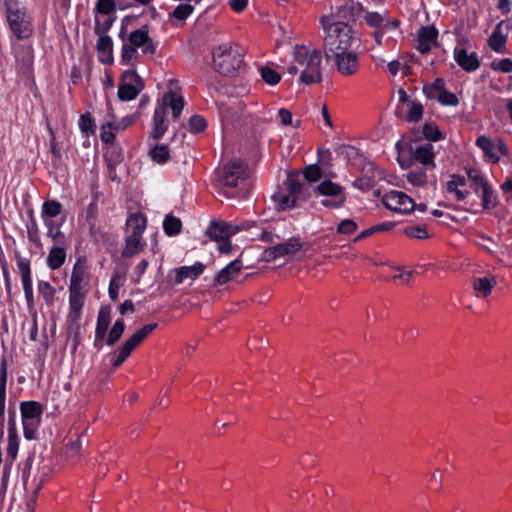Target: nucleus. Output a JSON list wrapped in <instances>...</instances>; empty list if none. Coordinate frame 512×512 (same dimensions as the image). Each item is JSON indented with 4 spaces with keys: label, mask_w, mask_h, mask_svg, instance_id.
<instances>
[{
    "label": "nucleus",
    "mask_w": 512,
    "mask_h": 512,
    "mask_svg": "<svg viewBox=\"0 0 512 512\" xmlns=\"http://www.w3.org/2000/svg\"><path fill=\"white\" fill-rule=\"evenodd\" d=\"M66 260V250L61 246H53L46 259L47 266L51 270L59 269Z\"/></svg>",
    "instance_id": "34"
},
{
    "label": "nucleus",
    "mask_w": 512,
    "mask_h": 512,
    "mask_svg": "<svg viewBox=\"0 0 512 512\" xmlns=\"http://www.w3.org/2000/svg\"><path fill=\"white\" fill-rule=\"evenodd\" d=\"M337 72L344 77L355 75L360 69L359 55L352 50L331 54Z\"/></svg>",
    "instance_id": "11"
},
{
    "label": "nucleus",
    "mask_w": 512,
    "mask_h": 512,
    "mask_svg": "<svg viewBox=\"0 0 512 512\" xmlns=\"http://www.w3.org/2000/svg\"><path fill=\"white\" fill-rule=\"evenodd\" d=\"M424 107L418 101L410 102V109L407 115L404 117V120L409 123H417L423 117Z\"/></svg>",
    "instance_id": "58"
},
{
    "label": "nucleus",
    "mask_w": 512,
    "mask_h": 512,
    "mask_svg": "<svg viewBox=\"0 0 512 512\" xmlns=\"http://www.w3.org/2000/svg\"><path fill=\"white\" fill-rule=\"evenodd\" d=\"M411 154L413 160L422 164L423 167L430 169H434L436 167L434 147L431 143H425L415 147Z\"/></svg>",
    "instance_id": "22"
},
{
    "label": "nucleus",
    "mask_w": 512,
    "mask_h": 512,
    "mask_svg": "<svg viewBox=\"0 0 512 512\" xmlns=\"http://www.w3.org/2000/svg\"><path fill=\"white\" fill-rule=\"evenodd\" d=\"M84 305L83 290H69V318L77 320Z\"/></svg>",
    "instance_id": "29"
},
{
    "label": "nucleus",
    "mask_w": 512,
    "mask_h": 512,
    "mask_svg": "<svg viewBox=\"0 0 512 512\" xmlns=\"http://www.w3.org/2000/svg\"><path fill=\"white\" fill-rule=\"evenodd\" d=\"M243 268L242 261L237 258L222 268L215 276L214 285H224L234 278Z\"/></svg>",
    "instance_id": "26"
},
{
    "label": "nucleus",
    "mask_w": 512,
    "mask_h": 512,
    "mask_svg": "<svg viewBox=\"0 0 512 512\" xmlns=\"http://www.w3.org/2000/svg\"><path fill=\"white\" fill-rule=\"evenodd\" d=\"M427 169L426 167L412 168L406 175L407 181L413 186H424L427 183Z\"/></svg>",
    "instance_id": "42"
},
{
    "label": "nucleus",
    "mask_w": 512,
    "mask_h": 512,
    "mask_svg": "<svg viewBox=\"0 0 512 512\" xmlns=\"http://www.w3.org/2000/svg\"><path fill=\"white\" fill-rule=\"evenodd\" d=\"M422 134L428 141L437 142L445 139V134L434 123H425L422 127Z\"/></svg>",
    "instance_id": "47"
},
{
    "label": "nucleus",
    "mask_w": 512,
    "mask_h": 512,
    "mask_svg": "<svg viewBox=\"0 0 512 512\" xmlns=\"http://www.w3.org/2000/svg\"><path fill=\"white\" fill-rule=\"evenodd\" d=\"M16 265L19 270L23 290L32 289V270L30 260L22 257L19 252L15 253Z\"/></svg>",
    "instance_id": "28"
},
{
    "label": "nucleus",
    "mask_w": 512,
    "mask_h": 512,
    "mask_svg": "<svg viewBox=\"0 0 512 512\" xmlns=\"http://www.w3.org/2000/svg\"><path fill=\"white\" fill-rule=\"evenodd\" d=\"M465 171L471 189L481 199L483 209L495 208L499 203L498 195L487 177L476 167H466Z\"/></svg>",
    "instance_id": "6"
},
{
    "label": "nucleus",
    "mask_w": 512,
    "mask_h": 512,
    "mask_svg": "<svg viewBox=\"0 0 512 512\" xmlns=\"http://www.w3.org/2000/svg\"><path fill=\"white\" fill-rule=\"evenodd\" d=\"M44 224L47 227V237L51 238V240L57 245H64L66 242L65 234L60 230L62 222L56 224V222L52 219H45Z\"/></svg>",
    "instance_id": "36"
},
{
    "label": "nucleus",
    "mask_w": 512,
    "mask_h": 512,
    "mask_svg": "<svg viewBox=\"0 0 512 512\" xmlns=\"http://www.w3.org/2000/svg\"><path fill=\"white\" fill-rule=\"evenodd\" d=\"M147 225L146 217L140 213H132L126 220V236L142 237Z\"/></svg>",
    "instance_id": "25"
},
{
    "label": "nucleus",
    "mask_w": 512,
    "mask_h": 512,
    "mask_svg": "<svg viewBox=\"0 0 512 512\" xmlns=\"http://www.w3.org/2000/svg\"><path fill=\"white\" fill-rule=\"evenodd\" d=\"M111 322V312L108 306L102 307L99 310L96 328H95V338L93 342V346L98 350L102 349V342L106 338L107 331Z\"/></svg>",
    "instance_id": "20"
},
{
    "label": "nucleus",
    "mask_w": 512,
    "mask_h": 512,
    "mask_svg": "<svg viewBox=\"0 0 512 512\" xmlns=\"http://www.w3.org/2000/svg\"><path fill=\"white\" fill-rule=\"evenodd\" d=\"M453 57L465 72L472 73L480 68L481 62L476 52L468 53L465 48L455 47Z\"/></svg>",
    "instance_id": "17"
},
{
    "label": "nucleus",
    "mask_w": 512,
    "mask_h": 512,
    "mask_svg": "<svg viewBox=\"0 0 512 512\" xmlns=\"http://www.w3.org/2000/svg\"><path fill=\"white\" fill-rule=\"evenodd\" d=\"M126 272L115 271L110 279L108 295L112 301H116L118 299L119 289L125 283Z\"/></svg>",
    "instance_id": "38"
},
{
    "label": "nucleus",
    "mask_w": 512,
    "mask_h": 512,
    "mask_svg": "<svg viewBox=\"0 0 512 512\" xmlns=\"http://www.w3.org/2000/svg\"><path fill=\"white\" fill-rule=\"evenodd\" d=\"M382 203L387 209L400 214H409L415 207V202L411 197L397 190L385 193L382 197Z\"/></svg>",
    "instance_id": "12"
},
{
    "label": "nucleus",
    "mask_w": 512,
    "mask_h": 512,
    "mask_svg": "<svg viewBox=\"0 0 512 512\" xmlns=\"http://www.w3.org/2000/svg\"><path fill=\"white\" fill-rule=\"evenodd\" d=\"M96 50L100 63L105 65L113 64V40L110 36L100 35L96 43Z\"/></svg>",
    "instance_id": "24"
},
{
    "label": "nucleus",
    "mask_w": 512,
    "mask_h": 512,
    "mask_svg": "<svg viewBox=\"0 0 512 512\" xmlns=\"http://www.w3.org/2000/svg\"><path fill=\"white\" fill-rule=\"evenodd\" d=\"M475 144L478 148H480L485 156L492 162L498 163L500 160V156L494 152L495 150V141L491 138L481 135L476 138Z\"/></svg>",
    "instance_id": "33"
},
{
    "label": "nucleus",
    "mask_w": 512,
    "mask_h": 512,
    "mask_svg": "<svg viewBox=\"0 0 512 512\" xmlns=\"http://www.w3.org/2000/svg\"><path fill=\"white\" fill-rule=\"evenodd\" d=\"M7 387V359L3 354L0 358V444L4 438L5 402Z\"/></svg>",
    "instance_id": "19"
},
{
    "label": "nucleus",
    "mask_w": 512,
    "mask_h": 512,
    "mask_svg": "<svg viewBox=\"0 0 512 512\" xmlns=\"http://www.w3.org/2000/svg\"><path fill=\"white\" fill-rule=\"evenodd\" d=\"M140 344L141 343L132 335L123 343V345L117 351H115V354L123 362H125V360L130 356L132 351Z\"/></svg>",
    "instance_id": "50"
},
{
    "label": "nucleus",
    "mask_w": 512,
    "mask_h": 512,
    "mask_svg": "<svg viewBox=\"0 0 512 512\" xmlns=\"http://www.w3.org/2000/svg\"><path fill=\"white\" fill-rule=\"evenodd\" d=\"M298 197L288 193H278L273 196V200L277 203L279 210H290L298 206Z\"/></svg>",
    "instance_id": "43"
},
{
    "label": "nucleus",
    "mask_w": 512,
    "mask_h": 512,
    "mask_svg": "<svg viewBox=\"0 0 512 512\" xmlns=\"http://www.w3.org/2000/svg\"><path fill=\"white\" fill-rule=\"evenodd\" d=\"M216 192L227 198H241L246 195L244 184L248 177L247 165L240 160L229 161L215 170Z\"/></svg>",
    "instance_id": "1"
},
{
    "label": "nucleus",
    "mask_w": 512,
    "mask_h": 512,
    "mask_svg": "<svg viewBox=\"0 0 512 512\" xmlns=\"http://www.w3.org/2000/svg\"><path fill=\"white\" fill-rule=\"evenodd\" d=\"M293 55L294 60L304 67L299 77V82L301 84L311 85L321 82V51L317 49H308L302 45H296Z\"/></svg>",
    "instance_id": "4"
},
{
    "label": "nucleus",
    "mask_w": 512,
    "mask_h": 512,
    "mask_svg": "<svg viewBox=\"0 0 512 512\" xmlns=\"http://www.w3.org/2000/svg\"><path fill=\"white\" fill-rule=\"evenodd\" d=\"M140 344L141 343L132 335L123 343V345L117 351H115V354L123 362H125V360L130 356L132 351Z\"/></svg>",
    "instance_id": "53"
},
{
    "label": "nucleus",
    "mask_w": 512,
    "mask_h": 512,
    "mask_svg": "<svg viewBox=\"0 0 512 512\" xmlns=\"http://www.w3.org/2000/svg\"><path fill=\"white\" fill-rule=\"evenodd\" d=\"M151 160L157 164H165L170 159V149L166 144H156L149 150Z\"/></svg>",
    "instance_id": "39"
},
{
    "label": "nucleus",
    "mask_w": 512,
    "mask_h": 512,
    "mask_svg": "<svg viewBox=\"0 0 512 512\" xmlns=\"http://www.w3.org/2000/svg\"><path fill=\"white\" fill-rule=\"evenodd\" d=\"M140 344L141 343L132 335L123 343V345L117 351H115V354L123 362H125V360L130 356L132 351Z\"/></svg>",
    "instance_id": "48"
},
{
    "label": "nucleus",
    "mask_w": 512,
    "mask_h": 512,
    "mask_svg": "<svg viewBox=\"0 0 512 512\" xmlns=\"http://www.w3.org/2000/svg\"><path fill=\"white\" fill-rule=\"evenodd\" d=\"M43 405L37 401H22L20 403V414L23 426V435L26 440H36L38 429L42 422Z\"/></svg>",
    "instance_id": "7"
},
{
    "label": "nucleus",
    "mask_w": 512,
    "mask_h": 512,
    "mask_svg": "<svg viewBox=\"0 0 512 512\" xmlns=\"http://www.w3.org/2000/svg\"><path fill=\"white\" fill-rule=\"evenodd\" d=\"M144 86V81L136 70L127 69L120 76L117 92L118 98L121 101L134 100L144 89Z\"/></svg>",
    "instance_id": "9"
},
{
    "label": "nucleus",
    "mask_w": 512,
    "mask_h": 512,
    "mask_svg": "<svg viewBox=\"0 0 512 512\" xmlns=\"http://www.w3.org/2000/svg\"><path fill=\"white\" fill-rule=\"evenodd\" d=\"M80 130L86 135L94 134L96 131V123L94 118L89 112L80 115L79 118Z\"/></svg>",
    "instance_id": "59"
},
{
    "label": "nucleus",
    "mask_w": 512,
    "mask_h": 512,
    "mask_svg": "<svg viewBox=\"0 0 512 512\" xmlns=\"http://www.w3.org/2000/svg\"><path fill=\"white\" fill-rule=\"evenodd\" d=\"M140 344L141 343L132 335L123 343V345L117 351H115V354L123 362H125V360L130 356L132 351Z\"/></svg>",
    "instance_id": "51"
},
{
    "label": "nucleus",
    "mask_w": 512,
    "mask_h": 512,
    "mask_svg": "<svg viewBox=\"0 0 512 512\" xmlns=\"http://www.w3.org/2000/svg\"><path fill=\"white\" fill-rule=\"evenodd\" d=\"M163 230L169 237L176 236L182 230V222L178 217L169 214L163 221Z\"/></svg>",
    "instance_id": "44"
},
{
    "label": "nucleus",
    "mask_w": 512,
    "mask_h": 512,
    "mask_svg": "<svg viewBox=\"0 0 512 512\" xmlns=\"http://www.w3.org/2000/svg\"><path fill=\"white\" fill-rule=\"evenodd\" d=\"M315 194L327 197L320 201L325 208L338 209L346 202L344 187L330 179H325L319 183L315 188Z\"/></svg>",
    "instance_id": "8"
},
{
    "label": "nucleus",
    "mask_w": 512,
    "mask_h": 512,
    "mask_svg": "<svg viewBox=\"0 0 512 512\" xmlns=\"http://www.w3.org/2000/svg\"><path fill=\"white\" fill-rule=\"evenodd\" d=\"M439 32L434 25L421 26L417 31L415 48L421 54H427L433 46L438 45Z\"/></svg>",
    "instance_id": "15"
},
{
    "label": "nucleus",
    "mask_w": 512,
    "mask_h": 512,
    "mask_svg": "<svg viewBox=\"0 0 512 512\" xmlns=\"http://www.w3.org/2000/svg\"><path fill=\"white\" fill-rule=\"evenodd\" d=\"M140 344L141 343L132 335L123 343V345L117 351H115V354L123 362H125V360L130 356L132 351Z\"/></svg>",
    "instance_id": "49"
},
{
    "label": "nucleus",
    "mask_w": 512,
    "mask_h": 512,
    "mask_svg": "<svg viewBox=\"0 0 512 512\" xmlns=\"http://www.w3.org/2000/svg\"><path fill=\"white\" fill-rule=\"evenodd\" d=\"M117 2L115 0H97L95 11L99 15L115 14Z\"/></svg>",
    "instance_id": "61"
},
{
    "label": "nucleus",
    "mask_w": 512,
    "mask_h": 512,
    "mask_svg": "<svg viewBox=\"0 0 512 512\" xmlns=\"http://www.w3.org/2000/svg\"><path fill=\"white\" fill-rule=\"evenodd\" d=\"M128 43L136 48H142L144 55H154L156 53L157 42L149 36L148 24L132 31L128 36Z\"/></svg>",
    "instance_id": "13"
},
{
    "label": "nucleus",
    "mask_w": 512,
    "mask_h": 512,
    "mask_svg": "<svg viewBox=\"0 0 512 512\" xmlns=\"http://www.w3.org/2000/svg\"><path fill=\"white\" fill-rule=\"evenodd\" d=\"M165 107H156L152 120L151 136L154 140H160L168 130V123L165 121Z\"/></svg>",
    "instance_id": "27"
},
{
    "label": "nucleus",
    "mask_w": 512,
    "mask_h": 512,
    "mask_svg": "<svg viewBox=\"0 0 512 512\" xmlns=\"http://www.w3.org/2000/svg\"><path fill=\"white\" fill-rule=\"evenodd\" d=\"M259 71L261 78L268 85L274 86L281 80V75L268 65L262 66Z\"/></svg>",
    "instance_id": "57"
},
{
    "label": "nucleus",
    "mask_w": 512,
    "mask_h": 512,
    "mask_svg": "<svg viewBox=\"0 0 512 512\" xmlns=\"http://www.w3.org/2000/svg\"><path fill=\"white\" fill-rule=\"evenodd\" d=\"M161 107L171 108L172 115L174 119H177L183 108H184V99L182 96L177 95L176 93L169 91L163 96V105Z\"/></svg>",
    "instance_id": "30"
},
{
    "label": "nucleus",
    "mask_w": 512,
    "mask_h": 512,
    "mask_svg": "<svg viewBox=\"0 0 512 512\" xmlns=\"http://www.w3.org/2000/svg\"><path fill=\"white\" fill-rule=\"evenodd\" d=\"M207 126L206 119L199 114L191 116L188 120V130L192 134L203 133L207 129Z\"/></svg>",
    "instance_id": "54"
},
{
    "label": "nucleus",
    "mask_w": 512,
    "mask_h": 512,
    "mask_svg": "<svg viewBox=\"0 0 512 512\" xmlns=\"http://www.w3.org/2000/svg\"><path fill=\"white\" fill-rule=\"evenodd\" d=\"M139 57V53L137 48L132 46L129 43H124L121 48V56H120V64L132 66V69H135V64L132 62L133 60Z\"/></svg>",
    "instance_id": "45"
},
{
    "label": "nucleus",
    "mask_w": 512,
    "mask_h": 512,
    "mask_svg": "<svg viewBox=\"0 0 512 512\" xmlns=\"http://www.w3.org/2000/svg\"><path fill=\"white\" fill-rule=\"evenodd\" d=\"M11 34L20 41L30 39L34 34L33 18L19 0H0Z\"/></svg>",
    "instance_id": "3"
},
{
    "label": "nucleus",
    "mask_w": 512,
    "mask_h": 512,
    "mask_svg": "<svg viewBox=\"0 0 512 512\" xmlns=\"http://www.w3.org/2000/svg\"><path fill=\"white\" fill-rule=\"evenodd\" d=\"M502 24L503 22H499L495 26L488 40L489 47L496 53L502 52L507 42V35H504L501 31Z\"/></svg>",
    "instance_id": "35"
},
{
    "label": "nucleus",
    "mask_w": 512,
    "mask_h": 512,
    "mask_svg": "<svg viewBox=\"0 0 512 512\" xmlns=\"http://www.w3.org/2000/svg\"><path fill=\"white\" fill-rule=\"evenodd\" d=\"M39 294L43 297L47 305H51L54 302L56 289L48 282L41 280L38 282Z\"/></svg>",
    "instance_id": "55"
},
{
    "label": "nucleus",
    "mask_w": 512,
    "mask_h": 512,
    "mask_svg": "<svg viewBox=\"0 0 512 512\" xmlns=\"http://www.w3.org/2000/svg\"><path fill=\"white\" fill-rule=\"evenodd\" d=\"M20 439L18 433L8 434L7 456L6 462L10 460V464L14 462L19 450Z\"/></svg>",
    "instance_id": "56"
},
{
    "label": "nucleus",
    "mask_w": 512,
    "mask_h": 512,
    "mask_svg": "<svg viewBox=\"0 0 512 512\" xmlns=\"http://www.w3.org/2000/svg\"><path fill=\"white\" fill-rule=\"evenodd\" d=\"M89 276L86 257H78L73 266L69 290H83L84 282H88Z\"/></svg>",
    "instance_id": "16"
},
{
    "label": "nucleus",
    "mask_w": 512,
    "mask_h": 512,
    "mask_svg": "<svg viewBox=\"0 0 512 512\" xmlns=\"http://www.w3.org/2000/svg\"><path fill=\"white\" fill-rule=\"evenodd\" d=\"M125 331V322L123 318H119L115 321L108 335H106L105 343L108 346H113L119 341Z\"/></svg>",
    "instance_id": "41"
},
{
    "label": "nucleus",
    "mask_w": 512,
    "mask_h": 512,
    "mask_svg": "<svg viewBox=\"0 0 512 512\" xmlns=\"http://www.w3.org/2000/svg\"><path fill=\"white\" fill-rule=\"evenodd\" d=\"M404 234L412 239L423 240L429 238V234L422 225H412L404 228Z\"/></svg>",
    "instance_id": "63"
},
{
    "label": "nucleus",
    "mask_w": 512,
    "mask_h": 512,
    "mask_svg": "<svg viewBox=\"0 0 512 512\" xmlns=\"http://www.w3.org/2000/svg\"><path fill=\"white\" fill-rule=\"evenodd\" d=\"M146 243L142 241V237L125 236V247L121 252L123 258H131L143 251Z\"/></svg>",
    "instance_id": "32"
},
{
    "label": "nucleus",
    "mask_w": 512,
    "mask_h": 512,
    "mask_svg": "<svg viewBox=\"0 0 512 512\" xmlns=\"http://www.w3.org/2000/svg\"><path fill=\"white\" fill-rule=\"evenodd\" d=\"M243 50L238 45L221 44L213 49V68L224 76L231 75L240 69L244 62Z\"/></svg>",
    "instance_id": "5"
},
{
    "label": "nucleus",
    "mask_w": 512,
    "mask_h": 512,
    "mask_svg": "<svg viewBox=\"0 0 512 512\" xmlns=\"http://www.w3.org/2000/svg\"><path fill=\"white\" fill-rule=\"evenodd\" d=\"M205 270V265L202 262H195L191 266H181L174 268L170 271V274L174 273V284L179 285L186 279H197Z\"/></svg>",
    "instance_id": "21"
},
{
    "label": "nucleus",
    "mask_w": 512,
    "mask_h": 512,
    "mask_svg": "<svg viewBox=\"0 0 512 512\" xmlns=\"http://www.w3.org/2000/svg\"><path fill=\"white\" fill-rule=\"evenodd\" d=\"M140 344L141 343L132 335L123 343V345L117 351H115V354L123 362H125V360L130 356L132 351Z\"/></svg>",
    "instance_id": "52"
},
{
    "label": "nucleus",
    "mask_w": 512,
    "mask_h": 512,
    "mask_svg": "<svg viewBox=\"0 0 512 512\" xmlns=\"http://www.w3.org/2000/svg\"><path fill=\"white\" fill-rule=\"evenodd\" d=\"M423 94L428 99H436L442 106L455 107L459 104V98L455 93L446 89L442 78H436L432 83L425 84Z\"/></svg>",
    "instance_id": "10"
},
{
    "label": "nucleus",
    "mask_w": 512,
    "mask_h": 512,
    "mask_svg": "<svg viewBox=\"0 0 512 512\" xmlns=\"http://www.w3.org/2000/svg\"><path fill=\"white\" fill-rule=\"evenodd\" d=\"M239 227L225 221H212L206 230V235L214 241L231 238L239 232Z\"/></svg>",
    "instance_id": "18"
},
{
    "label": "nucleus",
    "mask_w": 512,
    "mask_h": 512,
    "mask_svg": "<svg viewBox=\"0 0 512 512\" xmlns=\"http://www.w3.org/2000/svg\"><path fill=\"white\" fill-rule=\"evenodd\" d=\"M62 212V204L57 200H46L42 205L41 216L43 220L54 218Z\"/></svg>",
    "instance_id": "46"
},
{
    "label": "nucleus",
    "mask_w": 512,
    "mask_h": 512,
    "mask_svg": "<svg viewBox=\"0 0 512 512\" xmlns=\"http://www.w3.org/2000/svg\"><path fill=\"white\" fill-rule=\"evenodd\" d=\"M496 284V277L490 274L483 277H474L471 281L475 296L478 298H487L491 295Z\"/></svg>",
    "instance_id": "23"
},
{
    "label": "nucleus",
    "mask_w": 512,
    "mask_h": 512,
    "mask_svg": "<svg viewBox=\"0 0 512 512\" xmlns=\"http://www.w3.org/2000/svg\"><path fill=\"white\" fill-rule=\"evenodd\" d=\"M332 17H321L320 23L324 31L323 48L326 58L331 54L350 50L352 44L360 41L358 32L347 22H331Z\"/></svg>",
    "instance_id": "2"
},
{
    "label": "nucleus",
    "mask_w": 512,
    "mask_h": 512,
    "mask_svg": "<svg viewBox=\"0 0 512 512\" xmlns=\"http://www.w3.org/2000/svg\"><path fill=\"white\" fill-rule=\"evenodd\" d=\"M194 11V6L188 3H182L176 6L171 16L177 20L185 21Z\"/></svg>",
    "instance_id": "64"
},
{
    "label": "nucleus",
    "mask_w": 512,
    "mask_h": 512,
    "mask_svg": "<svg viewBox=\"0 0 512 512\" xmlns=\"http://www.w3.org/2000/svg\"><path fill=\"white\" fill-rule=\"evenodd\" d=\"M104 158L106 164H113L118 166L124 160L123 150L118 146L110 147Z\"/></svg>",
    "instance_id": "62"
},
{
    "label": "nucleus",
    "mask_w": 512,
    "mask_h": 512,
    "mask_svg": "<svg viewBox=\"0 0 512 512\" xmlns=\"http://www.w3.org/2000/svg\"><path fill=\"white\" fill-rule=\"evenodd\" d=\"M286 185L288 193L299 198V195L303 189V183L300 181L298 174L289 173L286 180Z\"/></svg>",
    "instance_id": "60"
},
{
    "label": "nucleus",
    "mask_w": 512,
    "mask_h": 512,
    "mask_svg": "<svg viewBox=\"0 0 512 512\" xmlns=\"http://www.w3.org/2000/svg\"><path fill=\"white\" fill-rule=\"evenodd\" d=\"M15 59L24 69H30L33 64V49L30 46H19L15 52Z\"/></svg>",
    "instance_id": "40"
},
{
    "label": "nucleus",
    "mask_w": 512,
    "mask_h": 512,
    "mask_svg": "<svg viewBox=\"0 0 512 512\" xmlns=\"http://www.w3.org/2000/svg\"><path fill=\"white\" fill-rule=\"evenodd\" d=\"M302 247L303 244L300 241V238L291 237L283 243L274 245V251L278 252V255H280V257L292 256L295 255L298 251H300Z\"/></svg>",
    "instance_id": "31"
},
{
    "label": "nucleus",
    "mask_w": 512,
    "mask_h": 512,
    "mask_svg": "<svg viewBox=\"0 0 512 512\" xmlns=\"http://www.w3.org/2000/svg\"><path fill=\"white\" fill-rule=\"evenodd\" d=\"M116 20V15H96L94 22V32L96 35H107Z\"/></svg>",
    "instance_id": "37"
},
{
    "label": "nucleus",
    "mask_w": 512,
    "mask_h": 512,
    "mask_svg": "<svg viewBox=\"0 0 512 512\" xmlns=\"http://www.w3.org/2000/svg\"><path fill=\"white\" fill-rule=\"evenodd\" d=\"M364 11V7L361 3L355 2L354 0H346L344 4L339 6L335 13L330 15H323L322 17H332L331 22H350L356 21V16Z\"/></svg>",
    "instance_id": "14"
}]
</instances>
